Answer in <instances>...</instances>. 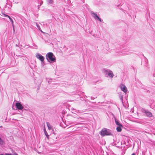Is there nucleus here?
<instances>
[{"instance_id":"obj_1","label":"nucleus","mask_w":155,"mask_h":155,"mask_svg":"<svg viewBox=\"0 0 155 155\" xmlns=\"http://www.w3.org/2000/svg\"><path fill=\"white\" fill-rule=\"evenodd\" d=\"M46 59L47 61L50 63H54L56 61V58L53 54L49 52L46 55Z\"/></svg>"},{"instance_id":"obj_2","label":"nucleus","mask_w":155,"mask_h":155,"mask_svg":"<svg viewBox=\"0 0 155 155\" xmlns=\"http://www.w3.org/2000/svg\"><path fill=\"white\" fill-rule=\"evenodd\" d=\"M101 134L103 136L106 135H112L111 131L109 129L106 128L103 129L101 132Z\"/></svg>"},{"instance_id":"obj_3","label":"nucleus","mask_w":155,"mask_h":155,"mask_svg":"<svg viewBox=\"0 0 155 155\" xmlns=\"http://www.w3.org/2000/svg\"><path fill=\"white\" fill-rule=\"evenodd\" d=\"M36 58L38 59L41 62V64L44 63V60L45 59L44 57L40 54L37 53L35 56Z\"/></svg>"},{"instance_id":"obj_4","label":"nucleus","mask_w":155,"mask_h":155,"mask_svg":"<svg viewBox=\"0 0 155 155\" xmlns=\"http://www.w3.org/2000/svg\"><path fill=\"white\" fill-rule=\"evenodd\" d=\"M105 72L106 73V74H107L109 77L113 78L114 76L113 73L112 71L110 70L107 69L104 70Z\"/></svg>"},{"instance_id":"obj_5","label":"nucleus","mask_w":155,"mask_h":155,"mask_svg":"<svg viewBox=\"0 0 155 155\" xmlns=\"http://www.w3.org/2000/svg\"><path fill=\"white\" fill-rule=\"evenodd\" d=\"M120 87L122 91L124 93H126L127 90L126 86L124 84H120Z\"/></svg>"},{"instance_id":"obj_6","label":"nucleus","mask_w":155,"mask_h":155,"mask_svg":"<svg viewBox=\"0 0 155 155\" xmlns=\"http://www.w3.org/2000/svg\"><path fill=\"white\" fill-rule=\"evenodd\" d=\"M92 15L95 19L99 20L100 21H101V18L97 16L96 14L93 13L92 14Z\"/></svg>"},{"instance_id":"obj_7","label":"nucleus","mask_w":155,"mask_h":155,"mask_svg":"<svg viewBox=\"0 0 155 155\" xmlns=\"http://www.w3.org/2000/svg\"><path fill=\"white\" fill-rule=\"evenodd\" d=\"M15 105L16 107L18 109L21 110L23 108V107L22 105L20 103L17 102L16 103Z\"/></svg>"},{"instance_id":"obj_8","label":"nucleus","mask_w":155,"mask_h":155,"mask_svg":"<svg viewBox=\"0 0 155 155\" xmlns=\"http://www.w3.org/2000/svg\"><path fill=\"white\" fill-rule=\"evenodd\" d=\"M144 113L146 114V115L148 117H151L152 116V114L151 112L148 111L144 110Z\"/></svg>"},{"instance_id":"obj_9","label":"nucleus","mask_w":155,"mask_h":155,"mask_svg":"<svg viewBox=\"0 0 155 155\" xmlns=\"http://www.w3.org/2000/svg\"><path fill=\"white\" fill-rule=\"evenodd\" d=\"M115 123L118 126H122V124L120 123L118 120H116V118H115Z\"/></svg>"},{"instance_id":"obj_10","label":"nucleus","mask_w":155,"mask_h":155,"mask_svg":"<svg viewBox=\"0 0 155 155\" xmlns=\"http://www.w3.org/2000/svg\"><path fill=\"white\" fill-rule=\"evenodd\" d=\"M47 124L49 130H52V126L49 123L47 122Z\"/></svg>"},{"instance_id":"obj_11","label":"nucleus","mask_w":155,"mask_h":155,"mask_svg":"<svg viewBox=\"0 0 155 155\" xmlns=\"http://www.w3.org/2000/svg\"><path fill=\"white\" fill-rule=\"evenodd\" d=\"M71 110H72V113H78L79 112V110H77L75 109H74L73 108H71Z\"/></svg>"},{"instance_id":"obj_12","label":"nucleus","mask_w":155,"mask_h":155,"mask_svg":"<svg viewBox=\"0 0 155 155\" xmlns=\"http://www.w3.org/2000/svg\"><path fill=\"white\" fill-rule=\"evenodd\" d=\"M122 126H118L117 127V130L118 132H120L121 131L122 129L121 127Z\"/></svg>"},{"instance_id":"obj_13","label":"nucleus","mask_w":155,"mask_h":155,"mask_svg":"<svg viewBox=\"0 0 155 155\" xmlns=\"http://www.w3.org/2000/svg\"><path fill=\"white\" fill-rule=\"evenodd\" d=\"M46 1L49 4H52L54 2L53 0H46Z\"/></svg>"},{"instance_id":"obj_14","label":"nucleus","mask_w":155,"mask_h":155,"mask_svg":"<svg viewBox=\"0 0 155 155\" xmlns=\"http://www.w3.org/2000/svg\"><path fill=\"white\" fill-rule=\"evenodd\" d=\"M36 26L37 27V28H38V29L41 32H42L43 33V32L42 31L41 28H40V26L38 24L36 23Z\"/></svg>"},{"instance_id":"obj_15","label":"nucleus","mask_w":155,"mask_h":155,"mask_svg":"<svg viewBox=\"0 0 155 155\" xmlns=\"http://www.w3.org/2000/svg\"><path fill=\"white\" fill-rule=\"evenodd\" d=\"M44 133L47 138H48L49 137V135H48V134L45 129H44Z\"/></svg>"},{"instance_id":"obj_16","label":"nucleus","mask_w":155,"mask_h":155,"mask_svg":"<svg viewBox=\"0 0 155 155\" xmlns=\"http://www.w3.org/2000/svg\"><path fill=\"white\" fill-rule=\"evenodd\" d=\"M10 21H11L12 24V25L13 27V30H14V31L15 30H14V25H13V20L12 19V18H10Z\"/></svg>"},{"instance_id":"obj_17","label":"nucleus","mask_w":155,"mask_h":155,"mask_svg":"<svg viewBox=\"0 0 155 155\" xmlns=\"http://www.w3.org/2000/svg\"><path fill=\"white\" fill-rule=\"evenodd\" d=\"M3 143V141L2 139L0 137V144H2Z\"/></svg>"},{"instance_id":"obj_18","label":"nucleus","mask_w":155,"mask_h":155,"mask_svg":"<svg viewBox=\"0 0 155 155\" xmlns=\"http://www.w3.org/2000/svg\"><path fill=\"white\" fill-rule=\"evenodd\" d=\"M4 16L5 17H8V15H5V14H4Z\"/></svg>"},{"instance_id":"obj_19","label":"nucleus","mask_w":155,"mask_h":155,"mask_svg":"<svg viewBox=\"0 0 155 155\" xmlns=\"http://www.w3.org/2000/svg\"><path fill=\"white\" fill-rule=\"evenodd\" d=\"M8 17L9 18V19H10V18H11L9 16H8Z\"/></svg>"},{"instance_id":"obj_20","label":"nucleus","mask_w":155,"mask_h":155,"mask_svg":"<svg viewBox=\"0 0 155 155\" xmlns=\"http://www.w3.org/2000/svg\"><path fill=\"white\" fill-rule=\"evenodd\" d=\"M131 155H135V154L134 153Z\"/></svg>"},{"instance_id":"obj_21","label":"nucleus","mask_w":155,"mask_h":155,"mask_svg":"<svg viewBox=\"0 0 155 155\" xmlns=\"http://www.w3.org/2000/svg\"><path fill=\"white\" fill-rule=\"evenodd\" d=\"M123 96L121 97V98L122 100H123Z\"/></svg>"},{"instance_id":"obj_22","label":"nucleus","mask_w":155,"mask_h":155,"mask_svg":"<svg viewBox=\"0 0 155 155\" xmlns=\"http://www.w3.org/2000/svg\"><path fill=\"white\" fill-rule=\"evenodd\" d=\"M42 3H41V5L42 4Z\"/></svg>"}]
</instances>
